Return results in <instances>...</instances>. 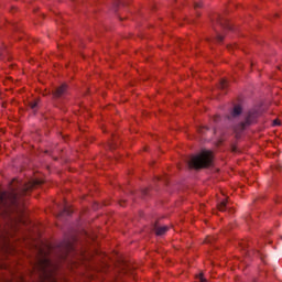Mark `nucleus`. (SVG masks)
Masks as SVG:
<instances>
[{
    "label": "nucleus",
    "instance_id": "obj_18",
    "mask_svg": "<svg viewBox=\"0 0 282 282\" xmlns=\"http://www.w3.org/2000/svg\"><path fill=\"white\" fill-rule=\"evenodd\" d=\"M214 120H215L216 122H219V116H216V117L214 118Z\"/></svg>",
    "mask_w": 282,
    "mask_h": 282
},
{
    "label": "nucleus",
    "instance_id": "obj_11",
    "mask_svg": "<svg viewBox=\"0 0 282 282\" xmlns=\"http://www.w3.org/2000/svg\"><path fill=\"white\" fill-rule=\"evenodd\" d=\"M228 87V80L221 79L219 84V89H226Z\"/></svg>",
    "mask_w": 282,
    "mask_h": 282
},
{
    "label": "nucleus",
    "instance_id": "obj_6",
    "mask_svg": "<svg viewBox=\"0 0 282 282\" xmlns=\"http://www.w3.org/2000/svg\"><path fill=\"white\" fill-rule=\"evenodd\" d=\"M67 94H68V90H67L66 84H62L61 86L55 88V90L53 91L54 98H65V96H67Z\"/></svg>",
    "mask_w": 282,
    "mask_h": 282
},
{
    "label": "nucleus",
    "instance_id": "obj_10",
    "mask_svg": "<svg viewBox=\"0 0 282 282\" xmlns=\"http://www.w3.org/2000/svg\"><path fill=\"white\" fill-rule=\"evenodd\" d=\"M218 209L224 213L228 209V200L224 199L218 204Z\"/></svg>",
    "mask_w": 282,
    "mask_h": 282
},
{
    "label": "nucleus",
    "instance_id": "obj_15",
    "mask_svg": "<svg viewBox=\"0 0 282 282\" xmlns=\"http://www.w3.org/2000/svg\"><path fill=\"white\" fill-rule=\"evenodd\" d=\"M197 279H198V282H207V280L204 278V274L202 273L197 276Z\"/></svg>",
    "mask_w": 282,
    "mask_h": 282
},
{
    "label": "nucleus",
    "instance_id": "obj_9",
    "mask_svg": "<svg viewBox=\"0 0 282 282\" xmlns=\"http://www.w3.org/2000/svg\"><path fill=\"white\" fill-rule=\"evenodd\" d=\"M216 22L220 24L221 28H225V30H231L230 24H228L227 20H224L220 15L216 18Z\"/></svg>",
    "mask_w": 282,
    "mask_h": 282
},
{
    "label": "nucleus",
    "instance_id": "obj_13",
    "mask_svg": "<svg viewBox=\"0 0 282 282\" xmlns=\"http://www.w3.org/2000/svg\"><path fill=\"white\" fill-rule=\"evenodd\" d=\"M30 107L31 109H36L39 107V101H31Z\"/></svg>",
    "mask_w": 282,
    "mask_h": 282
},
{
    "label": "nucleus",
    "instance_id": "obj_5",
    "mask_svg": "<svg viewBox=\"0 0 282 282\" xmlns=\"http://www.w3.org/2000/svg\"><path fill=\"white\" fill-rule=\"evenodd\" d=\"M57 250L62 259H67V254L74 250V245L70 240H64L57 246Z\"/></svg>",
    "mask_w": 282,
    "mask_h": 282
},
{
    "label": "nucleus",
    "instance_id": "obj_16",
    "mask_svg": "<svg viewBox=\"0 0 282 282\" xmlns=\"http://www.w3.org/2000/svg\"><path fill=\"white\" fill-rule=\"evenodd\" d=\"M197 8H202V2H195L194 3V9L197 10Z\"/></svg>",
    "mask_w": 282,
    "mask_h": 282
},
{
    "label": "nucleus",
    "instance_id": "obj_2",
    "mask_svg": "<svg viewBox=\"0 0 282 282\" xmlns=\"http://www.w3.org/2000/svg\"><path fill=\"white\" fill-rule=\"evenodd\" d=\"M41 256L36 258L33 263V274L40 282H56V276H54V271L56 267L52 263V260L47 256L40 251Z\"/></svg>",
    "mask_w": 282,
    "mask_h": 282
},
{
    "label": "nucleus",
    "instance_id": "obj_14",
    "mask_svg": "<svg viewBox=\"0 0 282 282\" xmlns=\"http://www.w3.org/2000/svg\"><path fill=\"white\" fill-rule=\"evenodd\" d=\"M216 41H217V43H221V41H224V36L221 34L217 33Z\"/></svg>",
    "mask_w": 282,
    "mask_h": 282
},
{
    "label": "nucleus",
    "instance_id": "obj_4",
    "mask_svg": "<svg viewBox=\"0 0 282 282\" xmlns=\"http://www.w3.org/2000/svg\"><path fill=\"white\" fill-rule=\"evenodd\" d=\"M254 120H257V112H254V111L249 112L247 115L245 121H242L234 127L235 133H237V135H239V133H241L242 131H246V129H248V127H250V124H252L254 122Z\"/></svg>",
    "mask_w": 282,
    "mask_h": 282
},
{
    "label": "nucleus",
    "instance_id": "obj_19",
    "mask_svg": "<svg viewBox=\"0 0 282 282\" xmlns=\"http://www.w3.org/2000/svg\"><path fill=\"white\" fill-rule=\"evenodd\" d=\"M273 124H274V126L279 124V121H276V120H275V121H273Z\"/></svg>",
    "mask_w": 282,
    "mask_h": 282
},
{
    "label": "nucleus",
    "instance_id": "obj_3",
    "mask_svg": "<svg viewBox=\"0 0 282 282\" xmlns=\"http://www.w3.org/2000/svg\"><path fill=\"white\" fill-rule=\"evenodd\" d=\"M213 164V152L203 150L200 153L194 155L188 161L189 169H208Z\"/></svg>",
    "mask_w": 282,
    "mask_h": 282
},
{
    "label": "nucleus",
    "instance_id": "obj_8",
    "mask_svg": "<svg viewBox=\"0 0 282 282\" xmlns=\"http://www.w3.org/2000/svg\"><path fill=\"white\" fill-rule=\"evenodd\" d=\"M154 232H155V235H158V237H162V235H166V232H169V227H166V226L160 227V226L155 225Z\"/></svg>",
    "mask_w": 282,
    "mask_h": 282
},
{
    "label": "nucleus",
    "instance_id": "obj_7",
    "mask_svg": "<svg viewBox=\"0 0 282 282\" xmlns=\"http://www.w3.org/2000/svg\"><path fill=\"white\" fill-rule=\"evenodd\" d=\"M242 108L239 105H236L231 110L230 115L227 117L228 120H235V118H239L241 116Z\"/></svg>",
    "mask_w": 282,
    "mask_h": 282
},
{
    "label": "nucleus",
    "instance_id": "obj_1",
    "mask_svg": "<svg viewBox=\"0 0 282 282\" xmlns=\"http://www.w3.org/2000/svg\"><path fill=\"white\" fill-rule=\"evenodd\" d=\"M42 181L31 180L29 182H21L17 178H13L10 183L8 192L0 193V210L1 208H10V206H19L20 197L28 195L32 188L41 186Z\"/></svg>",
    "mask_w": 282,
    "mask_h": 282
},
{
    "label": "nucleus",
    "instance_id": "obj_20",
    "mask_svg": "<svg viewBox=\"0 0 282 282\" xmlns=\"http://www.w3.org/2000/svg\"><path fill=\"white\" fill-rule=\"evenodd\" d=\"M110 149H116V145L111 144V145H110Z\"/></svg>",
    "mask_w": 282,
    "mask_h": 282
},
{
    "label": "nucleus",
    "instance_id": "obj_12",
    "mask_svg": "<svg viewBox=\"0 0 282 282\" xmlns=\"http://www.w3.org/2000/svg\"><path fill=\"white\" fill-rule=\"evenodd\" d=\"M64 215H72V209L65 207L64 210L59 214V217H63Z\"/></svg>",
    "mask_w": 282,
    "mask_h": 282
},
{
    "label": "nucleus",
    "instance_id": "obj_17",
    "mask_svg": "<svg viewBox=\"0 0 282 282\" xmlns=\"http://www.w3.org/2000/svg\"><path fill=\"white\" fill-rule=\"evenodd\" d=\"M204 129H206V131H208V127H204L199 129V133H204Z\"/></svg>",
    "mask_w": 282,
    "mask_h": 282
}]
</instances>
